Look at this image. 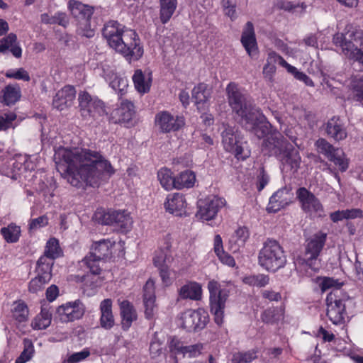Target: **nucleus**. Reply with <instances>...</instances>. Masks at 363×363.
<instances>
[{
	"instance_id": "obj_44",
	"label": "nucleus",
	"mask_w": 363,
	"mask_h": 363,
	"mask_svg": "<svg viewBox=\"0 0 363 363\" xmlns=\"http://www.w3.org/2000/svg\"><path fill=\"white\" fill-rule=\"evenodd\" d=\"M161 185L167 190L176 189V177H172L171 171L167 168L161 169L157 173Z\"/></svg>"
},
{
	"instance_id": "obj_36",
	"label": "nucleus",
	"mask_w": 363,
	"mask_h": 363,
	"mask_svg": "<svg viewBox=\"0 0 363 363\" xmlns=\"http://www.w3.org/2000/svg\"><path fill=\"white\" fill-rule=\"evenodd\" d=\"M54 261L52 259H48L40 257L37 262L35 272L37 275L41 277L43 279L50 281L52 277V268Z\"/></svg>"
},
{
	"instance_id": "obj_57",
	"label": "nucleus",
	"mask_w": 363,
	"mask_h": 363,
	"mask_svg": "<svg viewBox=\"0 0 363 363\" xmlns=\"http://www.w3.org/2000/svg\"><path fill=\"white\" fill-rule=\"evenodd\" d=\"M48 224V218L46 216H41L38 218L30 220L28 224V230L30 232L35 231L36 230L46 226Z\"/></svg>"
},
{
	"instance_id": "obj_16",
	"label": "nucleus",
	"mask_w": 363,
	"mask_h": 363,
	"mask_svg": "<svg viewBox=\"0 0 363 363\" xmlns=\"http://www.w3.org/2000/svg\"><path fill=\"white\" fill-rule=\"evenodd\" d=\"M179 319L181 326L191 332L204 328L208 321V315L207 312L201 308L189 309L181 314Z\"/></svg>"
},
{
	"instance_id": "obj_47",
	"label": "nucleus",
	"mask_w": 363,
	"mask_h": 363,
	"mask_svg": "<svg viewBox=\"0 0 363 363\" xmlns=\"http://www.w3.org/2000/svg\"><path fill=\"white\" fill-rule=\"evenodd\" d=\"M243 282L249 286L262 288L269 283V277L263 274L250 275L244 277Z\"/></svg>"
},
{
	"instance_id": "obj_14",
	"label": "nucleus",
	"mask_w": 363,
	"mask_h": 363,
	"mask_svg": "<svg viewBox=\"0 0 363 363\" xmlns=\"http://www.w3.org/2000/svg\"><path fill=\"white\" fill-rule=\"evenodd\" d=\"M296 194L301 208L304 213L318 217L325 216L323 206L314 194L305 187L298 188Z\"/></svg>"
},
{
	"instance_id": "obj_13",
	"label": "nucleus",
	"mask_w": 363,
	"mask_h": 363,
	"mask_svg": "<svg viewBox=\"0 0 363 363\" xmlns=\"http://www.w3.org/2000/svg\"><path fill=\"white\" fill-rule=\"evenodd\" d=\"M79 107L84 118L96 117L106 113L104 103L96 96H91L86 91L78 94Z\"/></svg>"
},
{
	"instance_id": "obj_3",
	"label": "nucleus",
	"mask_w": 363,
	"mask_h": 363,
	"mask_svg": "<svg viewBox=\"0 0 363 363\" xmlns=\"http://www.w3.org/2000/svg\"><path fill=\"white\" fill-rule=\"evenodd\" d=\"M102 35L108 45L122 55L128 62L137 61L143 55V47L136 32L124 29L116 21H109L102 29Z\"/></svg>"
},
{
	"instance_id": "obj_22",
	"label": "nucleus",
	"mask_w": 363,
	"mask_h": 363,
	"mask_svg": "<svg viewBox=\"0 0 363 363\" xmlns=\"http://www.w3.org/2000/svg\"><path fill=\"white\" fill-rule=\"evenodd\" d=\"M324 130L327 136L335 141L339 142L347 137V132L345 123L339 116H333L324 125Z\"/></svg>"
},
{
	"instance_id": "obj_6",
	"label": "nucleus",
	"mask_w": 363,
	"mask_h": 363,
	"mask_svg": "<svg viewBox=\"0 0 363 363\" xmlns=\"http://www.w3.org/2000/svg\"><path fill=\"white\" fill-rule=\"evenodd\" d=\"M68 9L76 21L77 33L87 38H92L95 33L91 22L94 7L76 0H69Z\"/></svg>"
},
{
	"instance_id": "obj_56",
	"label": "nucleus",
	"mask_w": 363,
	"mask_h": 363,
	"mask_svg": "<svg viewBox=\"0 0 363 363\" xmlns=\"http://www.w3.org/2000/svg\"><path fill=\"white\" fill-rule=\"evenodd\" d=\"M5 76L7 78L21 79L25 82L30 80V76L26 70L23 68H19L17 70L11 69L6 72Z\"/></svg>"
},
{
	"instance_id": "obj_40",
	"label": "nucleus",
	"mask_w": 363,
	"mask_h": 363,
	"mask_svg": "<svg viewBox=\"0 0 363 363\" xmlns=\"http://www.w3.org/2000/svg\"><path fill=\"white\" fill-rule=\"evenodd\" d=\"M1 235L8 243H16L21 236V228L16 224L11 223L6 227L1 228Z\"/></svg>"
},
{
	"instance_id": "obj_48",
	"label": "nucleus",
	"mask_w": 363,
	"mask_h": 363,
	"mask_svg": "<svg viewBox=\"0 0 363 363\" xmlns=\"http://www.w3.org/2000/svg\"><path fill=\"white\" fill-rule=\"evenodd\" d=\"M133 81L135 89L140 93H146L149 91L150 87V82L145 81V76L140 69H137L133 76Z\"/></svg>"
},
{
	"instance_id": "obj_1",
	"label": "nucleus",
	"mask_w": 363,
	"mask_h": 363,
	"mask_svg": "<svg viewBox=\"0 0 363 363\" xmlns=\"http://www.w3.org/2000/svg\"><path fill=\"white\" fill-rule=\"evenodd\" d=\"M54 160L57 170L77 188L98 187L115 173L100 152L90 149L60 147L55 152Z\"/></svg>"
},
{
	"instance_id": "obj_39",
	"label": "nucleus",
	"mask_w": 363,
	"mask_h": 363,
	"mask_svg": "<svg viewBox=\"0 0 363 363\" xmlns=\"http://www.w3.org/2000/svg\"><path fill=\"white\" fill-rule=\"evenodd\" d=\"M191 94L198 108H200V105L206 103L211 96V91L208 89V86L205 83H199L193 89Z\"/></svg>"
},
{
	"instance_id": "obj_58",
	"label": "nucleus",
	"mask_w": 363,
	"mask_h": 363,
	"mask_svg": "<svg viewBox=\"0 0 363 363\" xmlns=\"http://www.w3.org/2000/svg\"><path fill=\"white\" fill-rule=\"evenodd\" d=\"M48 282H49V281L45 280L44 279H43L41 277L37 275L29 282V291L32 293H37L38 291H41L43 286Z\"/></svg>"
},
{
	"instance_id": "obj_5",
	"label": "nucleus",
	"mask_w": 363,
	"mask_h": 363,
	"mask_svg": "<svg viewBox=\"0 0 363 363\" xmlns=\"http://www.w3.org/2000/svg\"><path fill=\"white\" fill-rule=\"evenodd\" d=\"M259 264L268 272H275L286 263V256L283 247L275 240H267L259 250Z\"/></svg>"
},
{
	"instance_id": "obj_34",
	"label": "nucleus",
	"mask_w": 363,
	"mask_h": 363,
	"mask_svg": "<svg viewBox=\"0 0 363 363\" xmlns=\"http://www.w3.org/2000/svg\"><path fill=\"white\" fill-rule=\"evenodd\" d=\"M160 19L162 24L169 21L177 7V0H159Z\"/></svg>"
},
{
	"instance_id": "obj_12",
	"label": "nucleus",
	"mask_w": 363,
	"mask_h": 363,
	"mask_svg": "<svg viewBox=\"0 0 363 363\" xmlns=\"http://www.w3.org/2000/svg\"><path fill=\"white\" fill-rule=\"evenodd\" d=\"M333 43L340 46L345 55L363 48V30L358 26L348 25L344 33H337L333 36Z\"/></svg>"
},
{
	"instance_id": "obj_11",
	"label": "nucleus",
	"mask_w": 363,
	"mask_h": 363,
	"mask_svg": "<svg viewBox=\"0 0 363 363\" xmlns=\"http://www.w3.org/2000/svg\"><path fill=\"white\" fill-rule=\"evenodd\" d=\"M327 236L326 233L318 231L306 240L303 262L313 271L319 269L318 258L325 246Z\"/></svg>"
},
{
	"instance_id": "obj_8",
	"label": "nucleus",
	"mask_w": 363,
	"mask_h": 363,
	"mask_svg": "<svg viewBox=\"0 0 363 363\" xmlns=\"http://www.w3.org/2000/svg\"><path fill=\"white\" fill-rule=\"evenodd\" d=\"M221 136L225 150L233 153L238 160H245L250 156V145L240 137L237 129L227 126L222 132Z\"/></svg>"
},
{
	"instance_id": "obj_41",
	"label": "nucleus",
	"mask_w": 363,
	"mask_h": 363,
	"mask_svg": "<svg viewBox=\"0 0 363 363\" xmlns=\"http://www.w3.org/2000/svg\"><path fill=\"white\" fill-rule=\"evenodd\" d=\"M196 181V175L192 171L182 172L176 177V189L191 188Z\"/></svg>"
},
{
	"instance_id": "obj_62",
	"label": "nucleus",
	"mask_w": 363,
	"mask_h": 363,
	"mask_svg": "<svg viewBox=\"0 0 363 363\" xmlns=\"http://www.w3.org/2000/svg\"><path fill=\"white\" fill-rule=\"evenodd\" d=\"M184 347L181 341L176 337H172L169 344L170 352L175 354H182Z\"/></svg>"
},
{
	"instance_id": "obj_20",
	"label": "nucleus",
	"mask_w": 363,
	"mask_h": 363,
	"mask_svg": "<svg viewBox=\"0 0 363 363\" xmlns=\"http://www.w3.org/2000/svg\"><path fill=\"white\" fill-rule=\"evenodd\" d=\"M294 194L290 187L281 188L269 198L267 207L269 213H277L293 202Z\"/></svg>"
},
{
	"instance_id": "obj_63",
	"label": "nucleus",
	"mask_w": 363,
	"mask_h": 363,
	"mask_svg": "<svg viewBox=\"0 0 363 363\" xmlns=\"http://www.w3.org/2000/svg\"><path fill=\"white\" fill-rule=\"evenodd\" d=\"M350 60L357 62L363 69V48H360L345 55Z\"/></svg>"
},
{
	"instance_id": "obj_55",
	"label": "nucleus",
	"mask_w": 363,
	"mask_h": 363,
	"mask_svg": "<svg viewBox=\"0 0 363 363\" xmlns=\"http://www.w3.org/2000/svg\"><path fill=\"white\" fill-rule=\"evenodd\" d=\"M16 115L13 113H5L0 116V130H6L12 127Z\"/></svg>"
},
{
	"instance_id": "obj_28",
	"label": "nucleus",
	"mask_w": 363,
	"mask_h": 363,
	"mask_svg": "<svg viewBox=\"0 0 363 363\" xmlns=\"http://www.w3.org/2000/svg\"><path fill=\"white\" fill-rule=\"evenodd\" d=\"M104 78L120 96L125 94L128 86V79L125 77L118 75L113 70H104Z\"/></svg>"
},
{
	"instance_id": "obj_37",
	"label": "nucleus",
	"mask_w": 363,
	"mask_h": 363,
	"mask_svg": "<svg viewBox=\"0 0 363 363\" xmlns=\"http://www.w3.org/2000/svg\"><path fill=\"white\" fill-rule=\"evenodd\" d=\"M42 23L45 24H58L64 28H67L69 23V18L65 12L58 11L54 15L50 16L48 13H43L40 15Z\"/></svg>"
},
{
	"instance_id": "obj_23",
	"label": "nucleus",
	"mask_w": 363,
	"mask_h": 363,
	"mask_svg": "<svg viewBox=\"0 0 363 363\" xmlns=\"http://www.w3.org/2000/svg\"><path fill=\"white\" fill-rule=\"evenodd\" d=\"M76 96V90L73 86L67 85L59 90L52 100L55 108L62 111L71 106Z\"/></svg>"
},
{
	"instance_id": "obj_7",
	"label": "nucleus",
	"mask_w": 363,
	"mask_h": 363,
	"mask_svg": "<svg viewBox=\"0 0 363 363\" xmlns=\"http://www.w3.org/2000/svg\"><path fill=\"white\" fill-rule=\"evenodd\" d=\"M114 245L115 242L109 239H102L95 242L91 252L81 261V267H86L94 273H101L100 263L103 259L111 257Z\"/></svg>"
},
{
	"instance_id": "obj_19",
	"label": "nucleus",
	"mask_w": 363,
	"mask_h": 363,
	"mask_svg": "<svg viewBox=\"0 0 363 363\" xmlns=\"http://www.w3.org/2000/svg\"><path fill=\"white\" fill-rule=\"evenodd\" d=\"M84 313L83 303L77 300L59 306L56 310V318L62 323H68L81 318Z\"/></svg>"
},
{
	"instance_id": "obj_21",
	"label": "nucleus",
	"mask_w": 363,
	"mask_h": 363,
	"mask_svg": "<svg viewBox=\"0 0 363 363\" xmlns=\"http://www.w3.org/2000/svg\"><path fill=\"white\" fill-rule=\"evenodd\" d=\"M134 114L133 104L128 101H123L118 108L112 111L109 121L115 124L121 123L128 126L132 123L131 121Z\"/></svg>"
},
{
	"instance_id": "obj_52",
	"label": "nucleus",
	"mask_w": 363,
	"mask_h": 363,
	"mask_svg": "<svg viewBox=\"0 0 363 363\" xmlns=\"http://www.w3.org/2000/svg\"><path fill=\"white\" fill-rule=\"evenodd\" d=\"M28 310L27 306L24 303H17L13 309V317L19 323L24 322L27 320Z\"/></svg>"
},
{
	"instance_id": "obj_31",
	"label": "nucleus",
	"mask_w": 363,
	"mask_h": 363,
	"mask_svg": "<svg viewBox=\"0 0 363 363\" xmlns=\"http://www.w3.org/2000/svg\"><path fill=\"white\" fill-rule=\"evenodd\" d=\"M111 221L113 223L111 225L122 233L128 232L133 223L131 217L125 211H113Z\"/></svg>"
},
{
	"instance_id": "obj_32",
	"label": "nucleus",
	"mask_w": 363,
	"mask_h": 363,
	"mask_svg": "<svg viewBox=\"0 0 363 363\" xmlns=\"http://www.w3.org/2000/svg\"><path fill=\"white\" fill-rule=\"evenodd\" d=\"M179 298L198 301L201 298L202 289L199 284L189 282L179 289Z\"/></svg>"
},
{
	"instance_id": "obj_54",
	"label": "nucleus",
	"mask_w": 363,
	"mask_h": 363,
	"mask_svg": "<svg viewBox=\"0 0 363 363\" xmlns=\"http://www.w3.org/2000/svg\"><path fill=\"white\" fill-rule=\"evenodd\" d=\"M269 176L262 167L259 169L256 178V186L259 191H261L269 183Z\"/></svg>"
},
{
	"instance_id": "obj_4",
	"label": "nucleus",
	"mask_w": 363,
	"mask_h": 363,
	"mask_svg": "<svg viewBox=\"0 0 363 363\" xmlns=\"http://www.w3.org/2000/svg\"><path fill=\"white\" fill-rule=\"evenodd\" d=\"M262 143V151L264 155L274 157L283 164H289L291 169L299 168L301 157L299 153L282 135L277 130L269 127Z\"/></svg>"
},
{
	"instance_id": "obj_26",
	"label": "nucleus",
	"mask_w": 363,
	"mask_h": 363,
	"mask_svg": "<svg viewBox=\"0 0 363 363\" xmlns=\"http://www.w3.org/2000/svg\"><path fill=\"white\" fill-rule=\"evenodd\" d=\"M186 202L183 194L174 193L167 197L164 207L167 211L176 216H182L186 212Z\"/></svg>"
},
{
	"instance_id": "obj_33",
	"label": "nucleus",
	"mask_w": 363,
	"mask_h": 363,
	"mask_svg": "<svg viewBox=\"0 0 363 363\" xmlns=\"http://www.w3.org/2000/svg\"><path fill=\"white\" fill-rule=\"evenodd\" d=\"M248 237L249 233L246 228H238L229 238L228 245L230 250L233 252L239 251L240 248L245 245Z\"/></svg>"
},
{
	"instance_id": "obj_60",
	"label": "nucleus",
	"mask_w": 363,
	"mask_h": 363,
	"mask_svg": "<svg viewBox=\"0 0 363 363\" xmlns=\"http://www.w3.org/2000/svg\"><path fill=\"white\" fill-rule=\"evenodd\" d=\"M202 349L203 345L200 343L189 346H184L182 354L184 356L188 354V356L190 358L196 357L201 354Z\"/></svg>"
},
{
	"instance_id": "obj_42",
	"label": "nucleus",
	"mask_w": 363,
	"mask_h": 363,
	"mask_svg": "<svg viewBox=\"0 0 363 363\" xmlns=\"http://www.w3.org/2000/svg\"><path fill=\"white\" fill-rule=\"evenodd\" d=\"M99 274L100 273H94L91 270L89 269L86 274L77 275L75 281L83 283L84 286L94 289L100 285L101 279L99 277Z\"/></svg>"
},
{
	"instance_id": "obj_25",
	"label": "nucleus",
	"mask_w": 363,
	"mask_h": 363,
	"mask_svg": "<svg viewBox=\"0 0 363 363\" xmlns=\"http://www.w3.org/2000/svg\"><path fill=\"white\" fill-rule=\"evenodd\" d=\"M241 43L250 57H253L257 54V44L252 22L247 21L241 36Z\"/></svg>"
},
{
	"instance_id": "obj_2",
	"label": "nucleus",
	"mask_w": 363,
	"mask_h": 363,
	"mask_svg": "<svg viewBox=\"0 0 363 363\" xmlns=\"http://www.w3.org/2000/svg\"><path fill=\"white\" fill-rule=\"evenodd\" d=\"M228 102L233 111L241 118L245 129L257 138L264 137L269 127L264 115L252 105L250 96L238 84L230 82L226 86Z\"/></svg>"
},
{
	"instance_id": "obj_50",
	"label": "nucleus",
	"mask_w": 363,
	"mask_h": 363,
	"mask_svg": "<svg viewBox=\"0 0 363 363\" xmlns=\"http://www.w3.org/2000/svg\"><path fill=\"white\" fill-rule=\"evenodd\" d=\"M350 87L353 96V99L355 101L362 103L363 105V79H352L350 82Z\"/></svg>"
},
{
	"instance_id": "obj_29",
	"label": "nucleus",
	"mask_w": 363,
	"mask_h": 363,
	"mask_svg": "<svg viewBox=\"0 0 363 363\" xmlns=\"http://www.w3.org/2000/svg\"><path fill=\"white\" fill-rule=\"evenodd\" d=\"M9 50L15 57H21L22 50L17 43L16 35L13 33L0 40V52L6 54Z\"/></svg>"
},
{
	"instance_id": "obj_51",
	"label": "nucleus",
	"mask_w": 363,
	"mask_h": 363,
	"mask_svg": "<svg viewBox=\"0 0 363 363\" xmlns=\"http://www.w3.org/2000/svg\"><path fill=\"white\" fill-rule=\"evenodd\" d=\"M113 211H106L104 209L99 208L94 214L93 219L101 225H110L113 223L111 221Z\"/></svg>"
},
{
	"instance_id": "obj_49",
	"label": "nucleus",
	"mask_w": 363,
	"mask_h": 363,
	"mask_svg": "<svg viewBox=\"0 0 363 363\" xmlns=\"http://www.w3.org/2000/svg\"><path fill=\"white\" fill-rule=\"evenodd\" d=\"M257 358V351L238 352L233 354L231 363H250Z\"/></svg>"
},
{
	"instance_id": "obj_30",
	"label": "nucleus",
	"mask_w": 363,
	"mask_h": 363,
	"mask_svg": "<svg viewBox=\"0 0 363 363\" xmlns=\"http://www.w3.org/2000/svg\"><path fill=\"white\" fill-rule=\"evenodd\" d=\"M101 326L109 330L114 325V318L112 313V301L109 298L103 300L100 304Z\"/></svg>"
},
{
	"instance_id": "obj_46",
	"label": "nucleus",
	"mask_w": 363,
	"mask_h": 363,
	"mask_svg": "<svg viewBox=\"0 0 363 363\" xmlns=\"http://www.w3.org/2000/svg\"><path fill=\"white\" fill-rule=\"evenodd\" d=\"M23 350L15 361V363H26L33 357L35 349L31 340L25 338L23 340Z\"/></svg>"
},
{
	"instance_id": "obj_43",
	"label": "nucleus",
	"mask_w": 363,
	"mask_h": 363,
	"mask_svg": "<svg viewBox=\"0 0 363 363\" xmlns=\"http://www.w3.org/2000/svg\"><path fill=\"white\" fill-rule=\"evenodd\" d=\"M61 253L62 250L58 240L56 238H50L47 242L44 253L41 257L52 259L54 261L56 258L60 257Z\"/></svg>"
},
{
	"instance_id": "obj_10",
	"label": "nucleus",
	"mask_w": 363,
	"mask_h": 363,
	"mask_svg": "<svg viewBox=\"0 0 363 363\" xmlns=\"http://www.w3.org/2000/svg\"><path fill=\"white\" fill-rule=\"evenodd\" d=\"M208 289L210 294L211 312L214 315L216 323L220 325L223 323L224 308L229 296V291L222 288L220 284L214 280L208 282Z\"/></svg>"
},
{
	"instance_id": "obj_35",
	"label": "nucleus",
	"mask_w": 363,
	"mask_h": 363,
	"mask_svg": "<svg viewBox=\"0 0 363 363\" xmlns=\"http://www.w3.org/2000/svg\"><path fill=\"white\" fill-rule=\"evenodd\" d=\"M2 103L7 106L13 105L21 98V89L18 84H9L2 91Z\"/></svg>"
},
{
	"instance_id": "obj_27",
	"label": "nucleus",
	"mask_w": 363,
	"mask_h": 363,
	"mask_svg": "<svg viewBox=\"0 0 363 363\" xmlns=\"http://www.w3.org/2000/svg\"><path fill=\"white\" fill-rule=\"evenodd\" d=\"M121 325L123 330H128L133 321L138 318L137 312L133 305L128 300H123L119 303Z\"/></svg>"
},
{
	"instance_id": "obj_38",
	"label": "nucleus",
	"mask_w": 363,
	"mask_h": 363,
	"mask_svg": "<svg viewBox=\"0 0 363 363\" xmlns=\"http://www.w3.org/2000/svg\"><path fill=\"white\" fill-rule=\"evenodd\" d=\"M214 251L219 259L225 264L229 267H234L235 261L234 258L229 254L224 252L223 248L222 238L219 235H216L214 238Z\"/></svg>"
},
{
	"instance_id": "obj_45",
	"label": "nucleus",
	"mask_w": 363,
	"mask_h": 363,
	"mask_svg": "<svg viewBox=\"0 0 363 363\" xmlns=\"http://www.w3.org/2000/svg\"><path fill=\"white\" fill-rule=\"evenodd\" d=\"M283 311L279 308H269L261 314L262 320L267 324H274L283 318Z\"/></svg>"
},
{
	"instance_id": "obj_24",
	"label": "nucleus",
	"mask_w": 363,
	"mask_h": 363,
	"mask_svg": "<svg viewBox=\"0 0 363 363\" xmlns=\"http://www.w3.org/2000/svg\"><path fill=\"white\" fill-rule=\"evenodd\" d=\"M143 305L145 308V316L147 319H151L157 310L155 304V283L152 280L147 281L143 286Z\"/></svg>"
},
{
	"instance_id": "obj_53",
	"label": "nucleus",
	"mask_w": 363,
	"mask_h": 363,
	"mask_svg": "<svg viewBox=\"0 0 363 363\" xmlns=\"http://www.w3.org/2000/svg\"><path fill=\"white\" fill-rule=\"evenodd\" d=\"M342 284L340 283L337 279L331 277H323L319 283V286L322 291H325L328 289L334 287L335 289L332 292H335L337 289L340 291V286Z\"/></svg>"
},
{
	"instance_id": "obj_18",
	"label": "nucleus",
	"mask_w": 363,
	"mask_h": 363,
	"mask_svg": "<svg viewBox=\"0 0 363 363\" xmlns=\"http://www.w3.org/2000/svg\"><path fill=\"white\" fill-rule=\"evenodd\" d=\"M155 124L162 133H168L180 130L185 125V121L183 116L162 111L156 114Z\"/></svg>"
},
{
	"instance_id": "obj_64",
	"label": "nucleus",
	"mask_w": 363,
	"mask_h": 363,
	"mask_svg": "<svg viewBox=\"0 0 363 363\" xmlns=\"http://www.w3.org/2000/svg\"><path fill=\"white\" fill-rule=\"evenodd\" d=\"M162 343L156 339L152 340L150 345V352L152 357L155 358L159 356L162 352Z\"/></svg>"
},
{
	"instance_id": "obj_61",
	"label": "nucleus",
	"mask_w": 363,
	"mask_h": 363,
	"mask_svg": "<svg viewBox=\"0 0 363 363\" xmlns=\"http://www.w3.org/2000/svg\"><path fill=\"white\" fill-rule=\"evenodd\" d=\"M90 355V351L89 349H84L82 351L79 352H74L67 359V363H77L79 362Z\"/></svg>"
},
{
	"instance_id": "obj_17",
	"label": "nucleus",
	"mask_w": 363,
	"mask_h": 363,
	"mask_svg": "<svg viewBox=\"0 0 363 363\" xmlns=\"http://www.w3.org/2000/svg\"><path fill=\"white\" fill-rule=\"evenodd\" d=\"M225 201L216 196H209L198 201L199 210L196 216L200 219L210 220L213 219L218 211L224 206Z\"/></svg>"
},
{
	"instance_id": "obj_15",
	"label": "nucleus",
	"mask_w": 363,
	"mask_h": 363,
	"mask_svg": "<svg viewBox=\"0 0 363 363\" xmlns=\"http://www.w3.org/2000/svg\"><path fill=\"white\" fill-rule=\"evenodd\" d=\"M315 145L317 147L318 152L326 157L335 165H337L341 172H345L347 169L348 162L345 157V153L342 150L335 147L325 138L318 139L315 143Z\"/></svg>"
},
{
	"instance_id": "obj_59",
	"label": "nucleus",
	"mask_w": 363,
	"mask_h": 363,
	"mask_svg": "<svg viewBox=\"0 0 363 363\" xmlns=\"http://www.w3.org/2000/svg\"><path fill=\"white\" fill-rule=\"evenodd\" d=\"M169 259L167 254L164 250H159L155 252V255L153 258V263L157 269L162 267L168 266L167 260Z\"/></svg>"
},
{
	"instance_id": "obj_9",
	"label": "nucleus",
	"mask_w": 363,
	"mask_h": 363,
	"mask_svg": "<svg viewBox=\"0 0 363 363\" xmlns=\"http://www.w3.org/2000/svg\"><path fill=\"white\" fill-rule=\"evenodd\" d=\"M327 316L334 325H342L347 315L346 306L352 302L350 297L341 291L330 293L327 298Z\"/></svg>"
}]
</instances>
